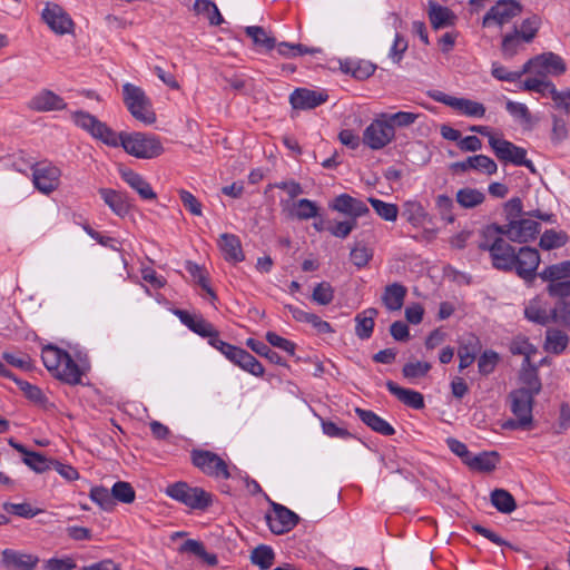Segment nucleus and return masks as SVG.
I'll return each instance as SVG.
<instances>
[{
	"mask_svg": "<svg viewBox=\"0 0 570 570\" xmlns=\"http://www.w3.org/2000/svg\"><path fill=\"white\" fill-rule=\"evenodd\" d=\"M71 117L78 127L88 131L94 138L111 147L121 146L126 153L134 157L151 159L160 156L164 151L160 140L155 136L142 132H120L117 135L107 124L81 110L72 112Z\"/></svg>",
	"mask_w": 570,
	"mask_h": 570,
	"instance_id": "obj_1",
	"label": "nucleus"
},
{
	"mask_svg": "<svg viewBox=\"0 0 570 570\" xmlns=\"http://www.w3.org/2000/svg\"><path fill=\"white\" fill-rule=\"evenodd\" d=\"M479 248L489 252L492 266L495 269L504 273L514 271L527 283L534 281L541 262L540 253L537 248L522 246L517 249L500 236H497L492 243H481Z\"/></svg>",
	"mask_w": 570,
	"mask_h": 570,
	"instance_id": "obj_2",
	"label": "nucleus"
},
{
	"mask_svg": "<svg viewBox=\"0 0 570 570\" xmlns=\"http://www.w3.org/2000/svg\"><path fill=\"white\" fill-rule=\"evenodd\" d=\"M41 358L46 368L56 379L70 385L81 382L82 372L68 352L53 345H47L42 350Z\"/></svg>",
	"mask_w": 570,
	"mask_h": 570,
	"instance_id": "obj_3",
	"label": "nucleus"
},
{
	"mask_svg": "<svg viewBox=\"0 0 570 570\" xmlns=\"http://www.w3.org/2000/svg\"><path fill=\"white\" fill-rule=\"evenodd\" d=\"M528 217L510 222V240L517 243H529L537 238L540 233V223L534 220L540 219L546 223H556V215L552 213H544L540 209H533L525 213Z\"/></svg>",
	"mask_w": 570,
	"mask_h": 570,
	"instance_id": "obj_4",
	"label": "nucleus"
},
{
	"mask_svg": "<svg viewBox=\"0 0 570 570\" xmlns=\"http://www.w3.org/2000/svg\"><path fill=\"white\" fill-rule=\"evenodd\" d=\"M122 95L126 107L136 120L145 125L156 121L151 101L140 87L127 82L122 86Z\"/></svg>",
	"mask_w": 570,
	"mask_h": 570,
	"instance_id": "obj_5",
	"label": "nucleus"
},
{
	"mask_svg": "<svg viewBox=\"0 0 570 570\" xmlns=\"http://www.w3.org/2000/svg\"><path fill=\"white\" fill-rule=\"evenodd\" d=\"M171 499L195 510H205L212 504V495L204 489L190 487L187 482H176L166 488Z\"/></svg>",
	"mask_w": 570,
	"mask_h": 570,
	"instance_id": "obj_6",
	"label": "nucleus"
},
{
	"mask_svg": "<svg viewBox=\"0 0 570 570\" xmlns=\"http://www.w3.org/2000/svg\"><path fill=\"white\" fill-rule=\"evenodd\" d=\"M539 277L548 282L547 293L551 297L570 296V261L547 266Z\"/></svg>",
	"mask_w": 570,
	"mask_h": 570,
	"instance_id": "obj_7",
	"label": "nucleus"
},
{
	"mask_svg": "<svg viewBox=\"0 0 570 570\" xmlns=\"http://www.w3.org/2000/svg\"><path fill=\"white\" fill-rule=\"evenodd\" d=\"M191 463L204 474L227 480L230 472L227 463L216 453L208 450L195 449L190 453Z\"/></svg>",
	"mask_w": 570,
	"mask_h": 570,
	"instance_id": "obj_8",
	"label": "nucleus"
},
{
	"mask_svg": "<svg viewBox=\"0 0 570 570\" xmlns=\"http://www.w3.org/2000/svg\"><path fill=\"white\" fill-rule=\"evenodd\" d=\"M489 145L499 160L511 163L515 166H524L532 173H535L533 163L527 159V150L524 148L494 136H490Z\"/></svg>",
	"mask_w": 570,
	"mask_h": 570,
	"instance_id": "obj_9",
	"label": "nucleus"
},
{
	"mask_svg": "<svg viewBox=\"0 0 570 570\" xmlns=\"http://www.w3.org/2000/svg\"><path fill=\"white\" fill-rule=\"evenodd\" d=\"M522 12V4L517 0H499L492 6L482 19V26L502 27Z\"/></svg>",
	"mask_w": 570,
	"mask_h": 570,
	"instance_id": "obj_10",
	"label": "nucleus"
},
{
	"mask_svg": "<svg viewBox=\"0 0 570 570\" xmlns=\"http://www.w3.org/2000/svg\"><path fill=\"white\" fill-rule=\"evenodd\" d=\"M32 183L43 195L55 191L60 183L61 170L51 163L41 161L32 166Z\"/></svg>",
	"mask_w": 570,
	"mask_h": 570,
	"instance_id": "obj_11",
	"label": "nucleus"
},
{
	"mask_svg": "<svg viewBox=\"0 0 570 570\" xmlns=\"http://www.w3.org/2000/svg\"><path fill=\"white\" fill-rule=\"evenodd\" d=\"M566 70L567 67L563 59L553 52H546L535 56L534 58L528 60L522 68V72L534 71L538 76L544 77L548 73L560 76L564 73Z\"/></svg>",
	"mask_w": 570,
	"mask_h": 570,
	"instance_id": "obj_12",
	"label": "nucleus"
},
{
	"mask_svg": "<svg viewBox=\"0 0 570 570\" xmlns=\"http://www.w3.org/2000/svg\"><path fill=\"white\" fill-rule=\"evenodd\" d=\"M394 138V130L387 125L383 115L367 126L363 132V142L371 149L385 147Z\"/></svg>",
	"mask_w": 570,
	"mask_h": 570,
	"instance_id": "obj_13",
	"label": "nucleus"
},
{
	"mask_svg": "<svg viewBox=\"0 0 570 570\" xmlns=\"http://www.w3.org/2000/svg\"><path fill=\"white\" fill-rule=\"evenodd\" d=\"M273 513L266 514V522L274 534L291 531L299 521L296 513L279 503H272Z\"/></svg>",
	"mask_w": 570,
	"mask_h": 570,
	"instance_id": "obj_14",
	"label": "nucleus"
},
{
	"mask_svg": "<svg viewBox=\"0 0 570 570\" xmlns=\"http://www.w3.org/2000/svg\"><path fill=\"white\" fill-rule=\"evenodd\" d=\"M42 20L57 35L70 33L73 21L69 14L57 3L48 2L41 13Z\"/></svg>",
	"mask_w": 570,
	"mask_h": 570,
	"instance_id": "obj_15",
	"label": "nucleus"
},
{
	"mask_svg": "<svg viewBox=\"0 0 570 570\" xmlns=\"http://www.w3.org/2000/svg\"><path fill=\"white\" fill-rule=\"evenodd\" d=\"M328 94L326 90H313L308 88H296L289 96V102L294 109H314L326 102Z\"/></svg>",
	"mask_w": 570,
	"mask_h": 570,
	"instance_id": "obj_16",
	"label": "nucleus"
},
{
	"mask_svg": "<svg viewBox=\"0 0 570 570\" xmlns=\"http://www.w3.org/2000/svg\"><path fill=\"white\" fill-rule=\"evenodd\" d=\"M27 107L37 112L60 111L67 108L62 97L50 89H42L30 98Z\"/></svg>",
	"mask_w": 570,
	"mask_h": 570,
	"instance_id": "obj_17",
	"label": "nucleus"
},
{
	"mask_svg": "<svg viewBox=\"0 0 570 570\" xmlns=\"http://www.w3.org/2000/svg\"><path fill=\"white\" fill-rule=\"evenodd\" d=\"M330 208L350 217V220L355 222L358 217L370 214V209L364 202L348 194H341L335 197L330 203Z\"/></svg>",
	"mask_w": 570,
	"mask_h": 570,
	"instance_id": "obj_18",
	"label": "nucleus"
},
{
	"mask_svg": "<svg viewBox=\"0 0 570 570\" xmlns=\"http://www.w3.org/2000/svg\"><path fill=\"white\" fill-rule=\"evenodd\" d=\"M508 400L510 402V410L515 417H527L528 422L532 423L533 396L524 390H513L509 393Z\"/></svg>",
	"mask_w": 570,
	"mask_h": 570,
	"instance_id": "obj_19",
	"label": "nucleus"
},
{
	"mask_svg": "<svg viewBox=\"0 0 570 570\" xmlns=\"http://www.w3.org/2000/svg\"><path fill=\"white\" fill-rule=\"evenodd\" d=\"M8 442L14 450L23 454V463L32 471L43 473L51 470L52 459H48L39 452L29 451L24 445L14 441V439H9Z\"/></svg>",
	"mask_w": 570,
	"mask_h": 570,
	"instance_id": "obj_20",
	"label": "nucleus"
},
{
	"mask_svg": "<svg viewBox=\"0 0 570 570\" xmlns=\"http://www.w3.org/2000/svg\"><path fill=\"white\" fill-rule=\"evenodd\" d=\"M452 168L458 171H466L469 169H474L481 173H485L487 175H493L498 170V165L489 156L475 155L468 157L463 161H456L452 164Z\"/></svg>",
	"mask_w": 570,
	"mask_h": 570,
	"instance_id": "obj_21",
	"label": "nucleus"
},
{
	"mask_svg": "<svg viewBox=\"0 0 570 570\" xmlns=\"http://www.w3.org/2000/svg\"><path fill=\"white\" fill-rule=\"evenodd\" d=\"M385 385L389 392L404 405L414 410H421L424 407L425 404L422 393L411 389L402 387L393 381H387Z\"/></svg>",
	"mask_w": 570,
	"mask_h": 570,
	"instance_id": "obj_22",
	"label": "nucleus"
},
{
	"mask_svg": "<svg viewBox=\"0 0 570 570\" xmlns=\"http://www.w3.org/2000/svg\"><path fill=\"white\" fill-rule=\"evenodd\" d=\"M121 178L145 200H154L157 195L150 184L139 174L129 168H120Z\"/></svg>",
	"mask_w": 570,
	"mask_h": 570,
	"instance_id": "obj_23",
	"label": "nucleus"
},
{
	"mask_svg": "<svg viewBox=\"0 0 570 570\" xmlns=\"http://www.w3.org/2000/svg\"><path fill=\"white\" fill-rule=\"evenodd\" d=\"M406 294L407 288L395 282L384 287L381 299L387 311L395 312L402 308Z\"/></svg>",
	"mask_w": 570,
	"mask_h": 570,
	"instance_id": "obj_24",
	"label": "nucleus"
},
{
	"mask_svg": "<svg viewBox=\"0 0 570 570\" xmlns=\"http://www.w3.org/2000/svg\"><path fill=\"white\" fill-rule=\"evenodd\" d=\"M524 316L528 321L542 326L553 323L552 308L548 309L547 304L538 297L531 299L525 306Z\"/></svg>",
	"mask_w": 570,
	"mask_h": 570,
	"instance_id": "obj_25",
	"label": "nucleus"
},
{
	"mask_svg": "<svg viewBox=\"0 0 570 570\" xmlns=\"http://www.w3.org/2000/svg\"><path fill=\"white\" fill-rule=\"evenodd\" d=\"M355 413L358 419L374 432L385 436H390L395 433L394 428L373 411L356 407Z\"/></svg>",
	"mask_w": 570,
	"mask_h": 570,
	"instance_id": "obj_26",
	"label": "nucleus"
},
{
	"mask_svg": "<svg viewBox=\"0 0 570 570\" xmlns=\"http://www.w3.org/2000/svg\"><path fill=\"white\" fill-rule=\"evenodd\" d=\"M480 350L481 343L479 338L473 334H469L462 341L458 350V355L460 358L459 370L463 371L464 368L469 367L475 361Z\"/></svg>",
	"mask_w": 570,
	"mask_h": 570,
	"instance_id": "obj_27",
	"label": "nucleus"
},
{
	"mask_svg": "<svg viewBox=\"0 0 570 570\" xmlns=\"http://www.w3.org/2000/svg\"><path fill=\"white\" fill-rule=\"evenodd\" d=\"M218 245L226 261L233 263L244 261L245 256L238 236L224 233L219 237Z\"/></svg>",
	"mask_w": 570,
	"mask_h": 570,
	"instance_id": "obj_28",
	"label": "nucleus"
},
{
	"mask_svg": "<svg viewBox=\"0 0 570 570\" xmlns=\"http://www.w3.org/2000/svg\"><path fill=\"white\" fill-rule=\"evenodd\" d=\"M519 380L522 384L518 390H524L531 396L535 397L542 389V383L539 377L538 366L529 363V366L521 365Z\"/></svg>",
	"mask_w": 570,
	"mask_h": 570,
	"instance_id": "obj_29",
	"label": "nucleus"
},
{
	"mask_svg": "<svg viewBox=\"0 0 570 570\" xmlns=\"http://www.w3.org/2000/svg\"><path fill=\"white\" fill-rule=\"evenodd\" d=\"M99 194L105 204L118 216L124 217L129 212L125 195L111 188H100Z\"/></svg>",
	"mask_w": 570,
	"mask_h": 570,
	"instance_id": "obj_30",
	"label": "nucleus"
},
{
	"mask_svg": "<svg viewBox=\"0 0 570 570\" xmlns=\"http://www.w3.org/2000/svg\"><path fill=\"white\" fill-rule=\"evenodd\" d=\"M377 314L376 308L370 307L355 316V334L358 338L367 340L372 336Z\"/></svg>",
	"mask_w": 570,
	"mask_h": 570,
	"instance_id": "obj_31",
	"label": "nucleus"
},
{
	"mask_svg": "<svg viewBox=\"0 0 570 570\" xmlns=\"http://www.w3.org/2000/svg\"><path fill=\"white\" fill-rule=\"evenodd\" d=\"M429 19L434 29H441L455 23V14L446 7L430 2Z\"/></svg>",
	"mask_w": 570,
	"mask_h": 570,
	"instance_id": "obj_32",
	"label": "nucleus"
},
{
	"mask_svg": "<svg viewBox=\"0 0 570 570\" xmlns=\"http://www.w3.org/2000/svg\"><path fill=\"white\" fill-rule=\"evenodd\" d=\"M2 561L8 568L17 570H32L38 562V559L31 554L18 553L7 549L2 552Z\"/></svg>",
	"mask_w": 570,
	"mask_h": 570,
	"instance_id": "obj_33",
	"label": "nucleus"
},
{
	"mask_svg": "<svg viewBox=\"0 0 570 570\" xmlns=\"http://www.w3.org/2000/svg\"><path fill=\"white\" fill-rule=\"evenodd\" d=\"M193 10L198 16H204L209 26H220L224 23V18L216 6V3L212 0H195L193 4Z\"/></svg>",
	"mask_w": 570,
	"mask_h": 570,
	"instance_id": "obj_34",
	"label": "nucleus"
},
{
	"mask_svg": "<svg viewBox=\"0 0 570 570\" xmlns=\"http://www.w3.org/2000/svg\"><path fill=\"white\" fill-rule=\"evenodd\" d=\"M569 344V336L559 328H548L546 332L544 350L551 354H561Z\"/></svg>",
	"mask_w": 570,
	"mask_h": 570,
	"instance_id": "obj_35",
	"label": "nucleus"
},
{
	"mask_svg": "<svg viewBox=\"0 0 570 570\" xmlns=\"http://www.w3.org/2000/svg\"><path fill=\"white\" fill-rule=\"evenodd\" d=\"M245 33L252 39L256 48L271 51L276 47V39L271 36L263 27L248 26Z\"/></svg>",
	"mask_w": 570,
	"mask_h": 570,
	"instance_id": "obj_36",
	"label": "nucleus"
},
{
	"mask_svg": "<svg viewBox=\"0 0 570 570\" xmlns=\"http://www.w3.org/2000/svg\"><path fill=\"white\" fill-rule=\"evenodd\" d=\"M492 505L501 513L510 514L517 509L513 495L504 489H494L490 494Z\"/></svg>",
	"mask_w": 570,
	"mask_h": 570,
	"instance_id": "obj_37",
	"label": "nucleus"
},
{
	"mask_svg": "<svg viewBox=\"0 0 570 570\" xmlns=\"http://www.w3.org/2000/svg\"><path fill=\"white\" fill-rule=\"evenodd\" d=\"M500 461L498 452H482L478 455H471L470 460H466V464L479 471L491 472L497 468Z\"/></svg>",
	"mask_w": 570,
	"mask_h": 570,
	"instance_id": "obj_38",
	"label": "nucleus"
},
{
	"mask_svg": "<svg viewBox=\"0 0 570 570\" xmlns=\"http://www.w3.org/2000/svg\"><path fill=\"white\" fill-rule=\"evenodd\" d=\"M455 198L462 208L470 209L481 205L485 195L476 188L464 187L458 190Z\"/></svg>",
	"mask_w": 570,
	"mask_h": 570,
	"instance_id": "obj_39",
	"label": "nucleus"
},
{
	"mask_svg": "<svg viewBox=\"0 0 570 570\" xmlns=\"http://www.w3.org/2000/svg\"><path fill=\"white\" fill-rule=\"evenodd\" d=\"M342 70L355 79L364 80L375 72L376 66L367 60L348 61L342 65Z\"/></svg>",
	"mask_w": 570,
	"mask_h": 570,
	"instance_id": "obj_40",
	"label": "nucleus"
},
{
	"mask_svg": "<svg viewBox=\"0 0 570 570\" xmlns=\"http://www.w3.org/2000/svg\"><path fill=\"white\" fill-rule=\"evenodd\" d=\"M569 240V236L563 230L548 229L539 242V246L544 250H551L564 246Z\"/></svg>",
	"mask_w": 570,
	"mask_h": 570,
	"instance_id": "obj_41",
	"label": "nucleus"
},
{
	"mask_svg": "<svg viewBox=\"0 0 570 570\" xmlns=\"http://www.w3.org/2000/svg\"><path fill=\"white\" fill-rule=\"evenodd\" d=\"M292 216L299 220H307L318 216V206L307 198L298 199L293 204Z\"/></svg>",
	"mask_w": 570,
	"mask_h": 570,
	"instance_id": "obj_42",
	"label": "nucleus"
},
{
	"mask_svg": "<svg viewBox=\"0 0 570 570\" xmlns=\"http://www.w3.org/2000/svg\"><path fill=\"white\" fill-rule=\"evenodd\" d=\"M452 109L460 111L468 117H483L485 115V107L478 101H473L466 98H456L454 100Z\"/></svg>",
	"mask_w": 570,
	"mask_h": 570,
	"instance_id": "obj_43",
	"label": "nucleus"
},
{
	"mask_svg": "<svg viewBox=\"0 0 570 570\" xmlns=\"http://www.w3.org/2000/svg\"><path fill=\"white\" fill-rule=\"evenodd\" d=\"M246 345L259 356L266 357L271 363L283 366L286 365V363L283 362L282 356L277 352L269 348L264 342L257 341L255 338H247Z\"/></svg>",
	"mask_w": 570,
	"mask_h": 570,
	"instance_id": "obj_44",
	"label": "nucleus"
},
{
	"mask_svg": "<svg viewBox=\"0 0 570 570\" xmlns=\"http://www.w3.org/2000/svg\"><path fill=\"white\" fill-rule=\"evenodd\" d=\"M275 553L269 546L259 544L250 554L252 563L258 566L262 570L269 569L274 562Z\"/></svg>",
	"mask_w": 570,
	"mask_h": 570,
	"instance_id": "obj_45",
	"label": "nucleus"
},
{
	"mask_svg": "<svg viewBox=\"0 0 570 570\" xmlns=\"http://www.w3.org/2000/svg\"><path fill=\"white\" fill-rule=\"evenodd\" d=\"M557 298L558 302L552 308L553 323L560 324L570 331V296Z\"/></svg>",
	"mask_w": 570,
	"mask_h": 570,
	"instance_id": "obj_46",
	"label": "nucleus"
},
{
	"mask_svg": "<svg viewBox=\"0 0 570 570\" xmlns=\"http://www.w3.org/2000/svg\"><path fill=\"white\" fill-rule=\"evenodd\" d=\"M535 351L534 345H532L525 337H515L510 344V352L513 355L523 356L522 364H524V366H529V363H531V355L535 353Z\"/></svg>",
	"mask_w": 570,
	"mask_h": 570,
	"instance_id": "obj_47",
	"label": "nucleus"
},
{
	"mask_svg": "<svg viewBox=\"0 0 570 570\" xmlns=\"http://www.w3.org/2000/svg\"><path fill=\"white\" fill-rule=\"evenodd\" d=\"M368 203L372 205L375 213L387 222H395L399 214V207L395 204L385 203L381 199L370 197Z\"/></svg>",
	"mask_w": 570,
	"mask_h": 570,
	"instance_id": "obj_48",
	"label": "nucleus"
},
{
	"mask_svg": "<svg viewBox=\"0 0 570 570\" xmlns=\"http://www.w3.org/2000/svg\"><path fill=\"white\" fill-rule=\"evenodd\" d=\"M522 37L520 35V31L514 28L512 33H508L502 39V55L504 58H512L514 57L520 48L522 47Z\"/></svg>",
	"mask_w": 570,
	"mask_h": 570,
	"instance_id": "obj_49",
	"label": "nucleus"
},
{
	"mask_svg": "<svg viewBox=\"0 0 570 570\" xmlns=\"http://www.w3.org/2000/svg\"><path fill=\"white\" fill-rule=\"evenodd\" d=\"M2 509L10 514H14L24 519H31L39 513L43 512L39 508H32L31 504L23 502V503H11V502H4L2 504Z\"/></svg>",
	"mask_w": 570,
	"mask_h": 570,
	"instance_id": "obj_50",
	"label": "nucleus"
},
{
	"mask_svg": "<svg viewBox=\"0 0 570 570\" xmlns=\"http://www.w3.org/2000/svg\"><path fill=\"white\" fill-rule=\"evenodd\" d=\"M2 358L11 366L30 372L35 368L33 362L30 356L22 352L11 353L3 352Z\"/></svg>",
	"mask_w": 570,
	"mask_h": 570,
	"instance_id": "obj_51",
	"label": "nucleus"
},
{
	"mask_svg": "<svg viewBox=\"0 0 570 570\" xmlns=\"http://www.w3.org/2000/svg\"><path fill=\"white\" fill-rule=\"evenodd\" d=\"M112 500L122 503H131L135 501L136 493L130 483L125 481L116 482L111 488Z\"/></svg>",
	"mask_w": 570,
	"mask_h": 570,
	"instance_id": "obj_52",
	"label": "nucleus"
},
{
	"mask_svg": "<svg viewBox=\"0 0 570 570\" xmlns=\"http://www.w3.org/2000/svg\"><path fill=\"white\" fill-rule=\"evenodd\" d=\"M16 382V384L20 387V390L23 392L24 396L30 400L31 402L36 404H45L47 401L46 395L36 385H32L26 381L18 380L16 375L13 374V377H10Z\"/></svg>",
	"mask_w": 570,
	"mask_h": 570,
	"instance_id": "obj_53",
	"label": "nucleus"
},
{
	"mask_svg": "<svg viewBox=\"0 0 570 570\" xmlns=\"http://www.w3.org/2000/svg\"><path fill=\"white\" fill-rule=\"evenodd\" d=\"M311 298L318 305H328L334 299V288L328 282H321L314 287Z\"/></svg>",
	"mask_w": 570,
	"mask_h": 570,
	"instance_id": "obj_54",
	"label": "nucleus"
},
{
	"mask_svg": "<svg viewBox=\"0 0 570 570\" xmlns=\"http://www.w3.org/2000/svg\"><path fill=\"white\" fill-rule=\"evenodd\" d=\"M523 88L546 96L552 92L554 85L550 80H547L544 76L537 75V77L528 78L523 82Z\"/></svg>",
	"mask_w": 570,
	"mask_h": 570,
	"instance_id": "obj_55",
	"label": "nucleus"
},
{
	"mask_svg": "<svg viewBox=\"0 0 570 570\" xmlns=\"http://www.w3.org/2000/svg\"><path fill=\"white\" fill-rule=\"evenodd\" d=\"M89 497L95 503L106 511H110L115 507L111 492H109L105 487H94L90 490Z\"/></svg>",
	"mask_w": 570,
	"mask_h": 570,
	"instance_id": "obj_56",
	"label": "nucleus"
},
{
	"mask_svg": "<svg viewBox=\"0 0 570 570\" xmlns=\"http://www.w3.org/2000/svg\"><path fill=\"white\" fill-rule=\"evenodd\" d=\"M387 125H391L392 129L395 131V127H407L415 122L419 118L417 114L407 112V111H399L395 114H383Z\"/></svg>",
	"mask_w": 570,
	"mask_h": 570,
	"instance_id": "obj_57",
	"label": "nucleus"
},
{
	"mask_svg": "<svg viewBox=\"0 0 570 570\" xmlns=\"http://www.w3.org/2000/svg\"><path fill=\"white\" fill-rule=\"evenodd\" d=\"M187 272L196 279L197 284L206 291L213 299H216V294L213 288L208 284L207 276L204 269L196 263L187 262L186 263Z\"/></svg>",
	"mask_w": 570,
	"mask_h": 570,
	"instance_id": "obj_58",
	"label": "nucleus"
},
{
	"mask_svg": "<svg viewBox=\"0 0 570 570\" xmlns=\"http://www.w3.org/2000/svg\"><path fill=\"white\" fill-rule=\"evenodd\" d=\"M431 370V364L428 362H410L406 363L402 368V374L405 379L414 380L417 377L425 376Z\"/></svg>",
	"mask_w": 570,
	"mask_h": 570,
	"instance_id": "obj_59",
	"label": "nucleus"
},
{
	"mask_svg": "<svg viewBox=\"0 0 570 570\" xmlns=\"http://www.w3.org/2000/svg\"><path fill=\"white\" fill-rule=\"evenodd\" d=\"M540 24H541V18L537 14H533V16L524 19L521 23V31H520L522 40L524 42H531L534 39V37L537 36Z\"/></svg>",
	"mask_w": 570,
	"mask_h": 570,
	"instance_id": "obj_60",
	"label": "nucleus"
},
{
	"mask_svg": "<svg viewBox=\"0 0 570 570\" xmlns=\"http://www.w3.org/2000/svg\"><path fill=\"white\" fill-rule=\"evenodd\" d=\"M435 207L443 220L450 224L455 220V217L452 214V209L454 207L452 198L446 195H439L435 198Z\"/></svg>",
	"mask_w": 570,
	"mask_h": 570,
	"instance_id": "obj_61",
	"label": "nucleus"
},
{
	"mask_svg": "<svg viewBox=\"0 0 570 570\" xmlns=\"http://www.w3.org/2000/svg\"><path fill=\"white\" fill-rule=\"evenodd\" d=\"M498 361L499 355L494 351L489 350L483 352V354L479 357L478 361L479 372L482 375H489L494 371Z\"/></svg>",
	"mask_w": 570,
	"mask_h": 570,
	"instance_id": "obj_62",
	"label": "nucleus"
},
{
	"mask_svg": "<svg viewBox=\"0 0 570 570\" xmlns=\"http://www.w3.org/2000/svg\"><path fill=\"white\" fill-rule=\"evenodd\" d=\"M568 137V120L564 118L552 116L551 141L560 144Z\"/></svg>",
	"mask_w": 570,
	"mask_h": 570,
	"instance_id": "obj_63",
	"label": "nucleus"
},
{
	"mask_svg": "<svg viewBox=\"0 0 570 570\" xmlns=\"http://www.w3.org/2000/svg\"><path fill=\"white\" fill-rule=\"evenodd\" d=\"M179 198L183 203L184 207L195 216H202L203 215V206L200 202L188 190L180 189L179 191Z\"/></svg>",
	"mask_w": 570,
	"mask_h": 570,
	"instance_id": "obj_64",
	"label": "nucleus"
}]
</instances>
